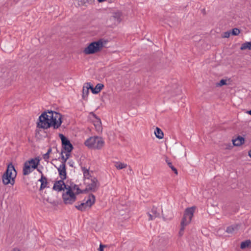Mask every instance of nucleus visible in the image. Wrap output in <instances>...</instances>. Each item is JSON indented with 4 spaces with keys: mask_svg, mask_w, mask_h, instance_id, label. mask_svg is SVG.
<instances>
[{
    "mask_svg": "<svg viewBox=\"0 0 251 251\" xmlns=\"http://www.w3.org/2000/svg\"><path fill=\"white\" fill-rule=\"evenodd\" d=\"M154 134L156 138L159 139H161L163 138V132L159 127H156L155 130H154Z\"/></svg>",
    "mask_w": 251,
    "mask_h": 251,
    "instance_id": "nucleus-23",
    "label": "nucleus"
},
{
    "mask_svg": "<svg viewBox=\"0 0 251 251\" xmlns=\"http://www.w3.org/2000/svg\"><path fill=\"white\" fill-rule=\"evenodd\" d=\"M39 181L41 183L40 189H43L46 188L47 184V180L46 177L42 175Z\"/></svg>",
    "mask_w": 251,
    "mask_h": 251,
    "instance_id": "nucleus-25",
    "label": "nucleus"
},
{
    "mask_svg": "<svg viewBox=\"0 0 251 251\" xmlns=\"http://www.w3.org/2000/svg\"><path fill=\"white\" fill-rule=\"evenodd\" d=\"M250 244V241H246L245 242H243L241 244L240 247L242 249H244L246 247H248Z\"/></svg>",
    "mask_w": 251,
    "mask_h": 251,
    "instance_id": "nucleus-30",
    "label": "nucleus"
},
{
    "mask_svg": "<svg viewBox=\"0 0 251 251\" xmlns=\"http://www.w3.org/2000/svg\"><path fill=\"white\" fill-rule=\"evenodd\" d=\"M195 209V207H192L186 209L183 217L181 222V225L186 226L191 223Z\"/></svg>",
    "mask_w": 251,
    "mask_h": 251,
    "instance_id": "nucleus-7",
    "label": "nucleus"
},
{
    "mask_svg": "<svg viewBox=\"0 0 251 251\" xmlns=\"http://www.w3.org/2000/svg\"><path fill=\"white\" fill-rule=\"evenodd\" d=\"M103 87L104 85L102 84L98 83L95 88L92 87V88H91L92 92L95 94H98Z\"/></svg>",
    "mask_w": 251,
    "mask_h": 251,
    "instance_id": "nucleus-20",
    "label": "nucleus"
},
{
    "mask_svg": "<svg viewBox=\"0 0 251 251\" xmlns=\"http://www.w3.org/2000/svg\"><path fill=\"white\" fill-rule=\"evenodd\" d=\"M233 144L235 146H239L244 143V138L239 136L237 138L232 140Z\"/></svg>",
    "mask_w": 251,
    "mask_h": 251,
    "instance_id": "nucleus-22",
    "label": "nucleus"
},
{
    "mask_svg": "<svg viewBox=\"0 0 251 251\" xmlns=\"http://www.w3.org/2000/svg\"><path fill=\"white\" fill-rule=\"evenodd\" d=\"M91 88H92V85L90 83L87 82L85 83L82 89V98L83 99H85L87 97L88 94H89V89L91 90Z\"/></svg>",
    "mask_w": 251,
    "mask_h": 251,
    "instance_id": "nucleus-15",
    "label": "nucleus"
},
{
    "mask_svg": "<svg viewBox=\"0 0 251 251\" xmlns=\"http://www.w3.org/2000/svg\"><path fill=\"white\" fill-rule=\"evenodd\" d=\"M99 2H103L105 0H98Z\"/></svg>",
    "mask_w": 251,
    "mask_h": 251,
    "instance_id": "nucleus-43",
    "label": "nucleus"
},
{
    "mask_svg": "<svg viewBox=\"0 0 251 251\" xmlns=\"http://www.w3.org/2000/svg\"><path fill=\"white\" fill-rule=\"evenodd\" d=\"M70 152L66 151V152H65V155H64L63 154V152H61L62 159L64 161L63 162H64V163H65V162L69 158V157L70 156Z\"/></svg>",
    "mask_w": 251,
    "mask_h": 251,
    "instance_id": "nucleus-28",
    "label": "nucleus"
},
{
    "mask_svg": "<svg viewBox=\"0 0 251 251\" xmlns=\"http://www.w3.org/2000/svg\"><path fill=\"white\" fill-rule=\"evenodd\" d=\"M59 137L61 140L64 149L67 152H71L73 149V146L70 141L68 140L62 134H59Z\"/></svg>",
    "mask_w": 251,
    "mask_h": 251,
    "instance_id": "nucleus-9",
    "label": "nucleus"
},
{
    "mask_svg": "<svg viewBox=\"0 0 251 251\" xmlns=\"http://www.w3.org/2000/svg\"><path fill=\"white\" fill-rule=\"evenodd\" d=\"M121 12L117 10L111 13V15L109 17V20L114 24H119L121 21Z\"/></svg>",
    "mask_w": 251,
    "mask_h": 251,
    "instance_id": "nucleus-10",
    "label": "nucleus"
},
{
    "mask_svg": "<svg viewBox=\"0 0 251 251\" xmlns=\"http://www.w3.org/2000/svg\"><path fill=\"white\" fill-rule=\"evenodd\" d=\"M181 227H180V230H179V235L180 236H181L183 235V232H184V229H185V226H183L182 225H181Z\"/></svg>",
    "mask_w": 251,
    "mask_h": 251,
    "instance_id": "nucleus-32",
    "label": "nucleus"
},
{
    "mask_svg": "<svg viewBox=\"0 0 251 251\" xmlns=\"http://www.w3.org/2000/svg\"><path fill=\"white\" fill-rule=\"evenodd\" d=\"M181 92V90L180 89L177 90V94H180Z\"/></svg>",
    "mask_w": 251,
    "mask_h": 251,
    "instance_id": "nucleus-42",
    "label": "nucleus"
},
{
    "mask_svg": "<svg viewBox=\"0 0 251 251\" xmlns=\"http://www.w3.org/2000/svg\"><path fill=\"white\" fill-rule=\"evenodd\" d=\"M92 116L94 118L93 120L94 125L96 127L97 131H100L102 130L101 121L98 118L95 114H92Z\"/></svg>",
    "mask_w": 251,
    "mask_h": 251,
    "instance_id": "nucleus-13",
    "label": "nucleus"
},
{
    "mask_svg": "<svg viewBox=\"0 0 251 251\" xmlns=\"http://www.w3.org/2000/svg\"><path fill=\"white\" fill-rule=\"evenodd\" d=\"M159 215V213L158 209L155 207H153L151 211L148 212V216H149V220H152Z\"/></svg>",
    "mask_w": 251,
    "mask_h": 251,
    "instance_id": "nucleus-16",
    "label": "nucleus"
},
{
    "mask_svg": "<svg viewBox=\"0 0 251 251\" xmlns=\"http://www.w3.org/2000/svg\"><path fill=\"white\" fill-rule=\"evenodd\" d=\"M103 47V42L100 40L96 42H93L90 43L83 50V52L85 54H91L100 51Z\"/></svg>",
    "mask_w": 251,
    "mask_h": 251,
    "instance_id": "nucleus-5",
    "label": "nucleus"
},
{
    "mask_svg": "<svg viewBox=\"0 0 251 251\" xmlns=\"http://www.w3.org/2000/svg\"><path fill=\"white\" fill-rule=\"evenodd\" d=\"M226 84V80L225 79H221L219 83L216 84V86L218 87H221L224 85Z\"/></svg>",
    "mask_w": 251,
    "mask_h": 251,
    "instance_id": "nucleus-31",
    "label": "nucleus"
},
{
    "mask_svg": "<svg viewBox=\"0 0 251 251\" xmlns=\"http://www.w3.org/2000/svg\"><path fill=\"white\" fill-rule=\"evenodd\" d=\"M11 251H21L18 248H14Z\"/></svg>",
    "mask_w": 251,
    "mask_h": 251,
    "instance_id": "nucleus-39",
    "label": "nucleus"
},
{
    "mask_svg": "<svg viewBox=\"0 0 251 251\" xmlns=\"http://www.w3.org/2000/svg\"><path fill=\"white\" fill-rule=\"evenodd\" d=\"M35 169L30 166V163L27 161L24 163V166L23 170V174L24 175L26 176L31 173Z\"/></svg>",
    "mask_w": 251,
    "mask_h": 251,
    "instance_id": "nucleus-14",
    "label": "nucleus"
},
{
    "mask_svg": "<svg viewBox=\"0 0 251 251\" xmlns=\"http://www.w3.org/2000/svg\"><path fill=\"white\" fill-rule=\"evenodd\" d=\"M115 166L117 169L121 170L126 168L127 165L126 164L120 162H116L115 163Z\"/></svg>",
    "mask_w": 251,
    "mask_h": 251,
    "instance_id": "nucleus-27",
    "label": "nucleus"
},
{
    "mask_svg": "<svg viewBox=\"0 0 251 251\" xmlns=\"http://www.w3.org/2000/svg\"><path fill=\"white\" fill-rule=\"evenodd\" d=\"M57 170L60 178L62 180L65 179L66 178L65 163H64V162H62L57 168Z\"/></svg>",
    "mask_w": 251,
    "mask_h": 251,
    "instance_id": "nucleus-12",
    "label": "nucleus"
},
{
    "mask_svg": "<svg viewBox=\"0 0 251 251\" xmlns=\"http://www.w3.org/2000/svg\"><path fill=\"white\" fill-rule=\"evenodd\" d=\"M86 190L92 192L96 191L99 187V183L96 177H91V179H87L84 182Z\"/></svg>",
    "mask_w": 251,
    "mask_h": 251,
    "instance_id": "nucleus-8",
    "label": "nucleus"
},
{
    "mask_svg": "<svg viewBox=\"0 0 251 251\" xmlns=\"http://www.w3.org/2000/svg\"><path fill=\"white\" fill-rule=\"evenodd\" d=\"M75 207L79 210L80 211H84L86 209L89 208L87 206H86V204L85 201L83 202H81L80 204L75 205Z\"/></svg>",
    "mask_w": 251,
    "mask_h": 251,
    "instance_id": "nucleus-26",
    "label": "nucleus"
},
{
    "mask_svg": "<svg viewBox=\"0 0 251 251\" xmlns=\"http://www.w3.org/2000/svg\"><path fill=\"white\" fill-rule=\"evenodd\" d=\"M230 33L232 35L237 36L240 34V30L237 28H234L232 29V31L230 32Z\"/></svg>",
    "mask_w": 251,
    "mask_h": 251,
    "instance_id": "nucleus-29",
    "label": "nucleus"
},
{
    "mask_svg": "<svg viewBox=\"0 0 251 251\" xmlns=\"http://www.w3.org/2000/svg\"><path fill=\"white\" fill-rule=\"evenodd\" d=\"M166 162L167 163L170 168H172L173 167H174L171 162L168 161V160H166Z\"/></svg>",
    "mask_w": 251,
    "mask_h": 251,
    "instance_id": "nucleus-36",
    "label": "nucleus"
},
{
    "mask_svg": "<svg viewBox=\"0 0 251 251\" xmlns=\"http://www.w3.org/2000/svg\"><path fill=\"white\" fill-rule=\"evenodd\" d=\"M16 176L17 172L14 166L11 163L8 164L5 172L2 176V183L5 185L8 184L13 185Z\"/></svg>",
    "mask_w": 251,
    "mask_h": 251,
    "instance_id": "nucleus-3",
    "label": "nucleus"
},
{
    "mask_svg": "<svg viewBox=\"0 0 251 251\" xmlns=\"http://www.w3.org/2000/svg\"><path fill=\"white\" fill-rule=\"evenodd\" d=\"M171 169L174 172V173L176 174V175H177V171L176 170V168H175L174 167H173L172 168H171Z\"/></svg>",
    "mask_w": 251,
    "mask_h": 251,
    "instance_id": "nucleus-37",
    "label": "nucleus"
},
{
    "mask_svg": "<svg viewBox=\"0 0 251 251\" xmlns=\"http://www.w3.org/2000/svg\"><path fill=\"white\" fill-rule=\"evenodd\" d=\"M106 247V245H104L100 244V245L99 249H98L99 251H104V248H105Z\"/></svg>",
    "mask_w": 251,
    "mask_h": 251,
    "instance_id": "nucleus-35",
    "label": "nucleus"
},
{
    "mask_svg": "<svg viewBox=\"0 0 251 251\" xmlns=\"http://www.w3.org/2000/svg\"><path fill=\"white\" fill-rule=\"evenodd\" d=\"M230 34H231V33L230 31H226L223 33L222 37L223 38H228V37H229Z\"/></svg>",
    "mask_w": 251,
    "mask_h": 251,
    "instance_id": "nucleus-33",
    "label": "nucleus"
},
{
    "mask_svg": "<svg viewBox=\"0 0 251 251\" xmlns=\"http://www.w3.org/2000/svg\"><path fill=\"white\" fill-rule=\"evenodd\" d=\"M247 49L251 50V42H246L242 44L240 50H243Z\"/></svg>",
    "mask_w": 251,
    "mask_h": 251,
    "instance_id": "nucleus-24",
    "label": "nucleus"
},
{
    "mask_svg": "<svg viewBox=\"0 0 251 251\" xmlns=\"http://www.w3.org/2000/svg\"><path fill=\"white\" fill-rule=\"evenodd\" d=\"M248 155L251 158V150L248 151Z\"/></svg>",
    "mask_w": 251,
    "mask_h": 251,
    "instance_id": "nucleus-40",
    "label": "nucleus"
},
{
    "mask_svg": "<svg viewBox=\"0 0 251 251\" xmlns=\"http://www.w3.org/2000/svg\"><path fill=\"white\" fill-rule=\"evenodd\" d=\"M27 162L30 163V166L36 169L39 163L40 160L37 158H35L27 161Z\"/></svg>",
    "mask_w": 251,
    "mask_h": 251,
    "instance_id": "nucleus-21",
    "label": "nucleus"
},
{
    "mask_svg": "<svg viewBox=\"0 0 251 251\" xmlns=\"http://www.w3.org/2000/svg\"><path fill=\"white\" fill-rule=\"evenodd\" d=\"M70 184H65L63 180L61 179L56 181L53 185V190L57 191H61L62 190H65L67 186H69Z\"/></svg>",
    "mask_w": 251,
    "mask_h": 251,
    "instance_id": "nucleus-11",
    "label": "nucleus"
},
{
    "mask_svg": "<svg viewBox=\"0 0 251 251\" xmlns=\"http://www.w3.org/2000/svg\"><path fill=\"white\" fill-rule=\"evenodd\" d=\"M247 113L250 114V115H251V110H249V111H247Z\"/></svg>",
    "mask_w": 251,
    "mask_h": 251,
    "instance_id": "nucleus-41",
    "label": "nucleus"
},
{
    "mask_svg": "<svg viewBox=\"0 0 251 251\" xmlns=\"http://www.w3.org/2000/svg\"><path fill=\"white\" fill-rule=\"evenodd\" d=\"M195 209V207H192L186 209L183 217L181 222V225L186 226L191 223Z\"/></svg>",
    "mask_w": 251,
    "mask_h": 251,
    "instance_id": "nucleus-6",
    "label": "nucleus"
},
{
    "mask_svg": "<svg viewBox=\"0 0 251 251\" xmlns=\"http://www.w3.org/2000/svg\"><path fill=\"white\" fill-rule=\"evenodd\" d=\"M65 191L62 194V199L66 204H73L76 200V195L82 193L78 186L73 183L67 186Z\"/></svg>",
    "mask_w": 251,
    "mask_h": 251,
    "instance_id": "nucleus-2",
    "label": "nucleus"
},
{
    "mask_svg": "<svg viewBox=\"0 0 251 251\" xmlns=\"http://www.w3.org/2000/svg\"><path fill=\"white\" fill-rule=\"evenodd\" d=\"M43 158L45 160V161H48V160L50 158V154L47 153H46L43 155Z\"/></svg>",
    "mask_w": 251,
    "mask_h": 251,
    "instance_id": "nucleus-34",
    "label": "nucleus"
},
{
    "mask_svg": "<svg viewBox=\"0 0 251 251\" xmlns=\"http://www.w3.org/2000/svg\"><path fill=\"white\" fill-rule=\"evenodd\" d=\"M105 144L103 139L99 136H92L84 142V145L89 149L100 150Z\"/></svg>",
    "mask_w": 251,
    "mask_h": 251,
    "instance_id": "nucleus-4",
    "label": "nucleus"
},
{
    "mask_svg": "<svg viewBox=\"0 0 251 251\" xmlns=\"http://www.w3.org/2000/svg\"><path fill=\"white\" fill-rule=\"evenodd\" d=\"M82 171L83 174L84 182L86 181L87 179H91V177H94L91 176L89 170L85 167H82Z\"/></svg>",
    "mask_w": 251,
    "mask_h": 251,
    "instance_id": "nucleus-19",
    "label": "nucleus"
},
{
    "mask_svg": "<svg viewBox=\"0 0 251 251\" xmlns=\"http://www.w3.org/2000/svg\"><path fill=\"white\" fill-rule=\"evenodd\" d=\"M62 115L57 112L49 111L42 113L39 117L38 126L40 128L47 129L53 127L57 129L62 124Z\"/></svg>",
    "mask_w": 251,
    "mask_h": 251,
    "instance_id": "nucleus-1",
    "label": "nucleus"
},
{
    "mask_svg": "<svg viewBox=\"0 0 251 251\" xmlns=\"http://www.w3.org/2000/svg\"><path fill=\"white\" fill-rule=\"evenodd\" d=\"M130 171H132V169L130 168Z\"/></svg>",
    "mask_w": 251,
    "mask_h": 251,
    "instance_id": "nucleus-44",
    "label": "nucleus"
},
{
    "mask_svg": "<svg viewBox=\"0 0 251 251\" xmlns=\"http://www.w3.org/2000/svg\"><path fill=\"white\" fill-rule=\"evenodd\" d=\"M240 226L241 225L240 224L231 225L227 227L226 232L231 234L235 233L239 230Z\"/></svg>",
    "mask_w": 251,
    "mask_h": 251,
    "instance_id": "nucleus-17",
    "label": "nucleus"
},
{
    "mask_svg": "<svg viewBox=\"0 0 251 251\" xmlns=\"http://www.w3.org/2000/svg\"><path fill=\"white\" fill-rule=\"evenodd\" d=\"M86 206L89 208L95 202V197L94 195L91 194L84 200Z\"/></svg>",
    "mask_w": 251,
    "mask_h": 251,
    "instance_id": "nucleus-18",
    "label": "nucleus"
},
{
    "mask_svg": "<svg viewBox=\"0 0 251 251\" xmlns=\"http://www.w3.org/2000/svg\"><path fill=\"white\" fill-rule=\"evenodd\" d=\"M51 151H52V150H51V149L50 148H49V149H48V151H47V153L50 154L51 152Z\"/></svg>",
    "mask_w": 251,
    "mask_h": 251,
    "instance_id": "nucleus-38",
    "label": "nucleus"
}]
</instances>
